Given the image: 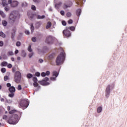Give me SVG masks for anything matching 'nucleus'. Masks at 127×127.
Here are the masks:
<instances>
[{
    "label": "nucleus",
    "instance_id": "f257e3e1",
    "mask_svg": "<svg viewBox=\"0 0 127 127\" xmlns=\"http://www.w3.org/2000/svg\"><path fill=\"white\" fill-rule=\"evenodd\" d=\"M64 60H65V54H64V52L63 51L56 59V63L57 65H61L64 63Z\"/></svg>",
    "mask_w": 127,
    "mask_h": 127
},
{
    "label": "nucleus",
    "instance_id": "f03ea898",
    "mask_svg": "<svg viewBox=\"0 0 127 127\" xmlns=\"http://www.w3.org/2000/svg\"><path fill=\"white\" fill-rule=\"evenodd\" d=\"M115 83H112L110 84H109L106 87V89L105 90V97L108 99L109 97H110V94H111V90H113L114 88H115Z\"/></svg>",
    "mask_w": 127,
    "mask_h": 127
},
{
    "label": "nucleus",
    "instance_id": "7ed1b4c3",
    "mask_svg": "<svg viewBox=\"0 0 127 127\" xmlns=\"http://www.w3.org/2000/svg\"><path fill=\"white\" fill-rule=\"evenodd\" d=\"M17 123H18V116L17 115H12L8 120V123L10 125H16Z\"/></svg>",
    "mask_w": 127,
    "mask_h": 127
},
{
    "label": "nucleus",
    "instance_id": "20e7f679",
    "mask_svg": "<svg viewBox=\"0 0 127 127\" xmlns=\"http://www.w3.org/2000/svg\"><path fill=\"white\" fill-rule=\"evenodd\" d=\"M18 16V11H13L12 13L10 14L9 16V19L10 22L11 23H14V22L15 20H16V18Z\"/></svg>",
    "mask_w": 127,
    "mask_h": 127
},
{
    "label": "nucleus",
    "instance_id": "39448f33",
    "mask_svg": "<svg viewBox=\"0 0 127 127\" xmlns=\"http://www.w3.org/2000/svg\"><path fill=\"white\" fill-rule=\"evenodd\" d=\"M14 80L16 83H20L21 80V73L19 71H17L15 72Z\"/></svg>",
    "mask_w": 127,
    "mask_h": 127
},
{
    "label": "nucleus",
    "instance_id": "423d86ee",
    "mask_svg": "<svg viewBox=\"0 0 127 127\" xmlns=\"http://www.w3.org/2000/svg\"><path fill=\"white\" fill-rule=\"evenodd\" d=\"M29 105V102H28V100H24V99H22L20 102V106L22 108H27L28 106Z\"/></svg>",
    "mask_w": 127,
    "mask_h": 127
},
{
    "label": "nucleus",
    "instance_id": "0eeeda50",
    "mask_svg": "<svg viewBox=\"0 0 127 127\" xmlns=\"http://www.w3.org/2000/svg\"><path fill=\"white\" fill-rule=\"evenodd\" d=\"M49 80V78L48 77H45L44 78L42 81H39V83L40 84V85H42V86H48L50 85V83L47 82V81Z\"/></svg>",
    "mask_w": 127,
    "mask_h": 127
},
{
    "label": "nucleus",
    "instance_id": "6e6552de",
    "mask_svg": "<svg viewBox=\"0 0 127 127\" xmlns=\"http://www.w3.org/2000/svg\"><path fill=\"white\" fill-rule=\"evenodd\" d=\"M54 39H55L54 37L49 36L46 40V42L48 44H52V43H53V41H54Z\"/></svg>",
    "mask_w": 127,
    "mask_h": 127
},
{
    "label": "nucleus",
    "instance_id": "1a4fd4ad",
    "mask_svg": "<svg viewBox=\"0 0 127 127\" xmlns=\"http://www.w3.org/2000/svg\"><path fill=\"white\" fill-rule=\"evenodd\" d=\"M63 33L67 37H70V36H71V32L68 29H67L66 28L63 31Z\"/></svg>",
    "mask_w": 127,
    "mask_h": 127
},
{
    "label": "nucleus",
    "instance_id": "9d476101",
    "mask_svg": "<svg viewBox=\"0 0 127 127\" xmlns=\"http://www.w3.org/2000/svg\"><path fill=\"white\" fill-rule=\"evenodd\" d=\"M58 72H57V71H54L53 72V76H55L56 77H51L50 78V80L51 81H56V78H57L58 77Z\"/></svg>",
    "mask_w": 127,
    "mask_h": 127
},
{
    "label": "nucleus",
    "instance_id": "9b49d317",
    "mask_svg": "<svg viewBox=\"0 0 127 127\" xmlns=\"http://www.w3.org/2000/svg\"><path fill=\"white\" fill-rule=\"evenodd\" d=\"M73 4V3L71 1H69L66 3H64L63 6L64 8L65 9L68 8V7H71Z\"/></svg>",
    "mask_w": 127,
    "mask_h": 127
},
{
    "label": "nucleus",
    "instance_id": "f8f14e48",
    "mask_svg": "<svg viewBox=\"0 0 127 127\" xmlns=\"http://www.w3.org/2000/svg\"><path fill=\"white\" fill-rule=\"evenodd\" d=\"M18 5V2L17 1H13L11 4V6L13 7H15V6H17Z\"/></svg>",
    "mask_w": 127,
    "mask_h": 127
},
{
    "label": "nucleus",
    "instance_id": "ddd939ff",
    "mask_svg": "<svg viewBox=\"0 0 127 127\" xmlns=\"http://www.w3.org/2000/svg\"><path fill=\"white\" fill-rule=\"evenodd\" d=\"M9 91L10 93H15V88L14 86H11L9 88Z\"/></svg>",
    "mask_w": 127,
    "mask_h": 127
},
{
    "label": "nucleus",
    "instance_id": "4468645a",
    "mask_svg": "<svg viewBox=\"0 0 127 127\" xmlns=\"http://www.w3.org/2000/svg\"><path fill=\"white\" fill-rule=\"evenodd\" d=\"M54 57H55V54L53 53L49 56L48 59L49 60H52V59H53Z\"/></svg>",
    "mask_w": 127,
    "mask_h": 127
},
{
    "label": "nucleus",
    "instance_id": "2eb2a0df",
    "mask_svg": "<svg viewBox=\"0 0 127 127\" xmlns=\"http://www.w3.org/2000/svg\"><path fill=\"white\" fill-rule=\"evenodd\" d=\"M1 1L3 6H7V4H8L6 0H1Z\"/></svg>",
    "mask_w": 127,
    "mask_h": 127
},
{
    "label": "nucleus",
    "instance_id": "dca6fc26",
    "mask_svg": "<svg viewBox=\"0 0 127 127\" xmlns=\"http://www.w3.org/2000/svg\"><path fill=\"white\" fill-rule=\"evenodd\" d=\"M1 67H5L7 66V62H3L0 64Z\"/></svg>",
    "mask_w": 127,
    "mask_h": 127
},
{
    "label": "nucleus",
    "instance_id": "f3484780",
    "mask_svg": "<svg viewBox=\"0 0 127 127\" xmlns=\"http://www.w3.org/2000/svg\"><path fill=\"white\" fill-rule=\"evenodd\" d=\"M66 28L68 30H71V31H74L75 30V27L74 26L66 27Z\"/></svg>",
    "mask_w": 127,
    "mask_h": 127
},
{
    "label": "nucleus",
    "instance_id": "a211bd4d",
    "mask_svg": "<svg viewBox=\"0 0 127 127\" xmlns=\"http://www.w3.org/2000/svg\"><path fill=\"white\" fill-rule=\"evenodd\" d=\"M62 4V2H60L56 4V5H55L56 8H57V9L59 8V7H60L61 6Z\"/></svg>",
    "mask_w": 127,
    "mask_h": 127
},
{
    "label": "nucleus",
    "instance_id": "6ab92c4d",
    "mask_svg": "<svg viewBox=\"0 0 127 127\" xmlns=\"http://www.w3.org/2000/svg\"><path fill=\"white\" fill-rule=\"evenodd\" d=\"M81 12L82 10H81V9H78L76 10V15H77V16H80Z\"/></svg>",
    "mask_w": 127,
    "mask_h": 127
},
{
    "label": "nucleus",
    "instance_id": "aec40b11",
    "mask_svg": "<svg viewBox=\"0 0 127 127\" xmlns=\"http://www.w3.org/2000/svg\"><path fill=\"white\" fill-rule=\"evenodd\" d=\"M37 19H44V18H45V15L41 16V15H38L37 16Z\"/></svg>",
    "mask_w": 127,
    "mask_h": 127
},
{
    "label": "nucleus",
    "instance_id": "412c9836",
    "mask_svg": "<svg viewBox=\"0 0 127 127\" xmlns=\"http://www.w3.org/2000/svg\"><path fill=\"white\" fill-rule=\"evenodd\" d=\"M0 36L2 37V38H5L6 35L5 34L2 32V31L0 32Z\"/></svg>",
    "mask_w": 127,
    "mask_h": 127
},
{
    "label": "nucleus",
    "instance_id": "4be33fe9",
    "mask_svg": "<svg viewBox=\"0 0 127 127\" xmlns=\"http://www.w3.org/2000/svg\"><path fill=\"white\" fill-rule=\"evenodd\" d=\"M52 24H51V22H48L47 23V26L46 27V29H48V28H50V27H51V25Z\"/></svg>",
    "mask_w": 127,
    "mask_h": 127
},
{
    "label": "nucleus",
    "instance_id": "5701e85b",
    "mask_svg": "<svg viewBox=\"0 0 127 127\" xmlns=\"http://www.w3.org/2000/svg\"><path fill=\"white\" fill-rule=\"evenodd\" d=\"M102 111H103V108H102V107H99L97 108V113L98 114H100V113H102Z\"/></svg>",
    "mask_w": 127,
    "mask_h": 127
},
{
    "label": "nucleus",
    "instance_id": "b1692460",
    "mask_svg": "<svg viewBox=\"0 0 127 127\" xmlns=\"http://www.w3.org/2000/svg\"><path fill=\"white\" fill-rule=\"evenodd\" d=\"M0 14L1 16H2V17H3V18H4L6 16L5 14L2 11H0Z\"/></svg>",
    "mask_w": 127,
    "mask_h": 127
},
{
    "label": "nucleus",
    "instance_id": "393cba45",
    "mask_svg": "<svg viewBox=\"0 0 127 127\" xmlns=\"http://www.w3.org/2000/svg\"><path fill=\"white\" fill-rule=\"evenodd\" d=\"M33 77V75H32V74L31 73H28L27 74V78L28 79H31V78H32Z\"/></svg>",
    "mask_w": 127,
    "mask_h": 127
},
{
    "label": "nucleus",
    "instance_id": "a878e982",
    "mask_svg": "<svg viewBox=\"0 0 127 127\" xmlns=\"http://www.w3.org/2000/svg\"><path fill=\"white\" fill-rule=\"evenodd\" d=\"M14 54L13 53V52L10 51L8 52V55L9 56H13V55H14Z\"/></svg>",
    "mask_w": 127,
    "mask_h": 127
},
{
    "label": "nucleus",
    "instance_id": "bb28decb",
    "mask_svg": "<svg viewBox=\"0 0 127 127\" xmlns=\"http://www.w3.org/2000/svg\"><path fill=\"white\" fill-rule=\"evenodd\" d=\"M22 7H26V6H27V3L26 2H23L22 3Z\"/></svg>",
    "mask_w": 127,
    "mask_h": 127
},
{
    "label": "nucleus",
    "instance_id": "cd10ccee",
    "mask_svg": "<svg viewBox=\"0 0 127 127\" xmlns=\"http://www.w3.org/2000/svg\"><path fill=\"white\" fill-rule=\"evenodd\" d=\"M2 24L3 26H6V25H7V22H6L5 20H3L2 22Z\"/></svg>",
    "mask_w": 127,
    "mask_h": 127
},
{
    "label": "nucleus",
    "instance_id": "c85d7f7f",
    "mask_svg": "<svg viewBox=\"0 0 127 127\" xmlns=\"http://www.w3.org/2000/svg\"><path fill=\"white\" fill-rule=\"evenodd\" d=\"M31 30L32 33H33V31H34V26H33V24L31 25Z\"/></svg>",
    "mask_w": 127,
    "mask_h": 127
},
{
    "label": "nucleus",
    "instance_id": "c756f323",
    "mask_svg": "<svg viewBox=\"0 0 127 127\" xmlns=\"http://www.w3.org/2000/svg\"><path fill=\"white\" fill-rule=\"evenodd\" d=\"M8 97H10V98H13V97H14V93H11L9 94Z\"/></svg>",
    "mask_w": 127,
    "mask_h": 127
},
{
    "label": "nucleus",
    "instance_id": "7c9ffc66",
    "mask_svg": "<svg viewBox=\"0 0 127 127\" xmlns=\"http://www.w3.org/2000/svg\"><path fill=\"white\" fill-rule=\"evenodd\" d=\"M1 72L2 73H5L6 72V69L5 68L3 67L1 69Z\"/></svg>",
    "mask_w": 127,
    "mask_h": 127
},
{
    "label": "nucleus",
    "instance_id": "2f4dec72",
    "mask_svg": "<svg viewBox=\"0 0 127 127\" xmlns=\"http://www.w3.org/2000/svg\"><path fill=\"white\" fill-rule=\"evenodd\" d=\"M15 112H16V111H15V110H12L11 111L9 112V114H10V115H12V114H14V113H15Z\"/></svg>",
    "mask_w": 127,
    "mask_h": 127
},
{
    "label": "nucleus",
    "instance_id": "473e14b6",
    "mask_svg": "<svg viewBox=\"0 0 127 127\" xmlns=\"http://www.w3.org/2000/svg\"><path fill=\"white\" fill-rule=\"evenodd\" d=\"M71 15H72V14L70 12H68L66 13V16H67V17H71Z\"/></svg>",
    "mask_w": 127,
    "mask_h": 127
},
{
    "label": "nucleus",
    "instance_id": "72a5a7b5",
    "mask_svg": "<svg viewBox=\"0 0 127 127\" xmlns=\"http://www.w3.org/2000/svg\"><path fill=\"white\" fill-rule=\"evenodd\" d=\"M36 25L37 27H40V25H41V22H37Z\"/></svg>",
    "mask_w": 127,
    "mask_h": 127
},
{
    "label": "nucleus",
    "instance_id": "f704fd0d",
    "mask_svg": "<svg viewBox=\"0 0 127 127\" xmlns=\"http://www.w3.org/2000/svg\"><path fill=\"white\" fill-rule=\"evenodd\" d=\"M28 51L29 52H32V49H31V46H29L28 48Z\"/></svg>",
    "mask_w": 127,
    "mask_h": 127
},
{
    "label": "nucleus",
    "instance_id": "c9c22d12",
    "mask_svg": "<svg viewBox=\"0 0 127 127\" xmlns=\"http://www.w3.org/2000/svg\"><path fill=\"white\" fill-rule=\"evenodd\" d=\"M33 82H38V80H37V77H33Z\"/></svg>",
    "mask_w": 127,
    "mask_h": 127
},
{
    "label": "nucleus",
    "instance_id": "e433bc0d",
    "mask_svg": "<svg viewBox=\"0 0 127 127\" xmlns=\"http://www.w3.org/2000/svg\"><path fill=\"white\" fill-rule=\"evenodd\" d=\"M9 78L7 75H5L4 76V81H7L8 80Z\"/></svg>",
    "mask_w": 127,
    "mask_h": 127
},
{
    "label": "nucleus",
    "instance_id": "4c0bfd02",
    "mask_svg": "<svg viewBox=\"0 0 127 127\" xmlns=\"http://www.w3.org/2000/svg\"><path fill=\"white\" fill-rule=\"evenodd\" d=\"M31 8L32 10H36V7H35V6L34 5H32Z\"/></svg>",
    "mask_w": 127,
    "mask_h": 127
},
{
    "label": "nucleus",
    "instance_id": "58836bf2",
    "mask_svg": "<svg viewBox=\"0 0 127 127\" xmlns=\"http://www.w3.org/2000/svg\"><path fill=\"white\" fill-rule=\"evenodd\" d=\"M35 76H36L37 77H40V72H35Z\"/></svg>",
    "mask_w": 127,
    "mask_h": 127
},
{
    "label": "nucleus",
    "instance_id": "ea45409f",
    "mask_svg": "<svg viewBox=\"0 0 127 127\" xmlns=\"http://www.w3.org/2000/svg\"><path fill=\"white\" fill-rule=\"evenodd\" d=\"M7 68H9V69H10V68L12 67V65L11 64H7Z\"/></svg>",
    "mask_w": 127,
    "mask_h": 127
},
{
    "label": "nucleus",
    "instance_id": "a19ab883",
    "mask_svg": "<svg viewBox=\"0 0 127 127\" xmlns=\"http://www.w3.org/2000/svg\"><path fill=\"white\" fill-rule=\"evenodd\" d=\"M14 36H15V33L12 32H11V38L12 39L14 38Z\"/></svg>",
    "mask_w": 127,
    "mask_h": 127
},
{
    "label": "nucleus",
    "instance_id": "79ce46f5",
    "mask_svg": "<svg viewBox=\"0 0 127 127\" xmlns=\"http://www.w3.org/2000/svg\"><path fill=\"white\" fill-rule=\"evenodd\" d=\"M68 24H72L73 23V20L72 19H69L68 21Z\"/></svg>",
    "mask_w": 127,
    "mask_h": 127
},
{
    "label": "nucleus",
    "instance_id": "37998d69",
    "mask_svg": "<svg viewBox=\"0 0 127 127\" xmlns=\"http://www.w3.org/2000/svg\"><path fill=\"white\" fill-rule=\"evenodd\" d=\"M21 43L20 42H17L16 43V45L18 47L19 46H20L21 45Z\"/></svg>",
    "mask_w": 127,
    "mask_h": 127
},
{
    "label": "nucleus",
    "instance_id": "c03bdc74",
    "mask_svg": "<svg viewBox=\"0 0 127 127\" xmlns=\"http://www.w3.org/2000/svg\"><path fill=\"white\" fill-rule=\"evenodd\" d=\"M45 74L46 76H49V75H50V71L48 70L45 72Z\"/></svg>",
    "mask_w": 127,
    "mask_h": 127
},
{
    "label": "nucleus",
    "instance_id": "a18cd8bd",
    "mask_svg": "<svg viewBox=\"0 0 127 127\" xmlns=\"http://www.w3.org/2000/svg\"><path fill=\"white\" fill-rule=\"evenodd\" d=\"M22 89V88H21V85H18L17 87V90H18V91H20V90H21Z\"/></svg>",
    "mask_w": 127,
    "mask_h": 127
},
{
    "label": "nucleus",
    "instance_id": "49530a36",
    "mask_svg": "<svg viewBox=\"0 0 127 127\" xmlns=\"http://www.w3.org/2000/svg\"><path fill=\"white\" fill-rule=\"evenodd\" d=\"M34 2H35L36 3H39L40 2V0H33Z\"/></svg>",
    "mask_w": 127,
    "mask_h": 127
},
{
    "label": "nucleus",
    "instance_id": "de8ad7c7",
    "mask_svg": "<svg viewBox=\"0 0 127 127\" xmlns=\"http://www.w3.org/2000/svg\"><path fill=\"white\" fill-rule=\"evenodd\" d=\"M32 41H33V42H36V37H33L32 38Z\"/></svg>",
    "mask_w": 127,
    "mask_h": 127
},
{
    "label": "nucleus",
    "instance_id": "09e8293b",
    "mask_svg": "<svg viewBox=\"0 0 127 127\" xmlns=\"http://www.w3.org/2000/svg\"><path fill=\"white\" fill-rule=\"evenodd\" d=\"M4 8L5 11H8V10H9V8L7 6H6V7H5Z\"/></svg>",
    "mask_w": 127,
    "mask_h": 127
},
{
    "label": "nucleus",
    "instance_id": "8fccbe9b",
    "mask_svg": "<svg viewBox=\"0 0 127 127\" xmlns=\"http://www.w3.org/2000/svg\"><path fill=\"white\" fill-rule=\"evenodd\" d=\"M41 75L42 77H45V76H46V74L45 72H42Z\"/></svg>",
    "mask_w": 127,
    "mask_h": 127
},
{
    "label": "nucleus",
    "instance_id": "3c124183",
    "mask_svg": "<svg viewBox=\"0 0 127 127\" xmlns=\"http://www.w3.org/2000/svg\"><path fill=\"white\" fill-rule=\"evenodd\" d=\"M3 46V42L2 41H0V47H2Z\"/></svg>",
    "mask_w": 127,
    "mask_h": 127
},
{
    "label": "nucleus",
    "instance_id": "603ef678",
    "mask_svg": "<svg viewBox=\"0 0 127 127\" xmlns=\"http://www.w3.org/2000/svg\"><path fill=\"white\" fill-rule=\"evenodd\" d=\"M44 61L43 59H39V61H38L39 63H43Z\"/></svg>",
    "mask_w": 127,
    "mask_h": 127
},
{
    "label": "nucleus",
    "instance_id": "864d4df0",
    "mask_svg": "<svg viewBox=\"0 0 127 127\" xmlns=\"http://www.w3.org/2000/svg\"><path fill=\"white\" fill-rule=\"evenodd\" d=\"M12 32H14L15 33V32H16V28L14 27L12 30Z\"/></svg>",
    "mask_w": 127,
    "mask_h": 127
},
{
    "label": "nucleus",
    "instance_id": "5fc2aeb1",
    "mask_svg": "<svg viewBox=\"0 0 127 127\" xmlns=\"http://www.w3.org/2000/svg\"><path fill=\"white\" fill-rule=\"evenodd\" d=\"M25 34H27V35H29L30 32H29V31H28V30H26L25 31Z\"/></svg>",
    "mask_w": 127,
    "mask_h": 127
},
{
    "label": "nucleus",
    "instance_id": "6e6d98bb",
    "mask_svg": "<svg viewBox=\"0 0 127 127\" xmlns=\"http://www.w3.org/2000/svg\"><path fill=\"white\" fill-rule=\"evenodd\" d=\"M62 23L64 26H66V23L65 21H63Z\"/></svg>",
    "mask_w": 127,
    "mask_h": 127
},
{
    "label": "nucleus",
    "instance_id": "4d7b16f0",
    "mask_svg": "<svg viewBox=\"0 0 127 127\" xmlns=\"http://www.w3.org/2000/svg\"><path fill=\"white\" fill-rule=\"evenodd\" d=\"M33 86L35 87H37L38 86V83H37V82H34Z\"/></svg>",
    "mask_w": 127,
    "mask_h": 127
},
{
    "label": "nucleus",
    "instance_id": "13d9d810",
    "mask_svg": "<svg viewBox=\"0 0 127 127\" xmlns=\"http://www.w3.org/2000/svg\"><path fill=\"white\" fill-rule=\"evenodd\" d=\"M6 86L7 87H8V88H10V87H11V84H10V83H7L6 84Z\"/></svg>",
    "mask_w": 127,
    "mask_h": 127
},
{
    "label": "nucleus",
    "instance_id": "bf43d9fd",
    "mask_svg": "<svg viewBox=\"0 0 127 127\" xmlns=\"http://www.w3.org/2000/svg\"><path fill=\"white\" fill-rule=\"evenodd\" d=\"M61 14L62 15H64L65 14V12L64 10L61 11Z\"/></svg>",
    "mask_w": 127,
    "mask_h": 127
},
{
    "label": "nucleus",
    "instance_id": "052dcab7",
    "mask_svg": "<svg viewBox=\"0 0 127 127\" xmlns=\"http://www.w3.org/2000/svg\"><path fill=\"white\" fill-rule=\"evenodd\" d=\"M32 56H33V53H31L29 54V58H31V57H32Z\"/></svg>",
    "mask_w": 127,
    "mask_h": 127
},
{
    "label": "nucleus",
    "instance_id": "680f3d73",
    "mask_svg": "<svg viewBox=\"0 0 127 127\" xmlns=\"http://www.w3.org/2000/svg\"><path fill=\"white\" fill-rule=\"evenodd\" d=\"M3 120H6V119H7V116L6 115H4L3 116Z\"/></svg>",
    "mask_w": 127,
    "mask_h": 127
},
{
    "label": "nucleus",
    "instance_id": "e2e57ef3",
    "mask_svg": "<svg viewBox=\"0 0 127 127\" xmlns=\"http://www.w3.org/2000/svg\"><path fill=\"white\" fill-rule=\"evenodd\" d=\"M16 70V68L15 67H12V72H15Z\"/></svg>",
    "mask_w": 127,
    "mask_h": 127
},
{
    "label": "nucleus",
    "instance_id": "0e129e2a",
    "mask_svg": "<svg viewBox=\"0 0 127 127\" xmlns=\"http://www.w3.org/2000/svg\"><path fill=\"white\" fill-rule=\"evenodd\" d=\"M8 3L10 4H11V3H12V0H8Z\"/></svg>",
    "mask_w": 127,
    "mask_h": 127
},
{
    "label": "nucleus",
    "instance_id": "69168bd1",
    "mask_svg": "<svg viewBox=\"0 0 127 127\" xmlns=\"http://www.w3.org/2000/svg\"><path fill=\"white\" fill-rule=\"evenodd\" d=\"M34 17V15H30V18L31 19H32V18H33Z\"/></svg>",
    "mask_w": 127,
    "mask_h": 127
},
{
    "label": "nucleus",
    "instance_id": "338daca9",
    "mask_svg": "<svg viewBox=\"0 0 127 127\" xmlns=\"http://www.w3.org/2000/svg\"><path fill=\"white\" fill-rule=\"evenodd\" d=\"M17 53H18V50H16V51H15V54H17Z\"/></svg>",
    "mask_w": 127,
    "mask_h": 127
},
{
    "label": "nucleus",
    "instance_id": "774afa93",
    "mask_svg": "<svg viewBox=\"0 0 127 127\" xmlns=\"http://www.w3.org/2000/svg\"><path fill=\"white\" fill-rule=\"evenodd\" d=\"M11 61H12L13 62H14V59L13 57L11 58Z\"/></svg>",
    "mask_w": 127,
    "mask_h": 127
}]
</instances>
